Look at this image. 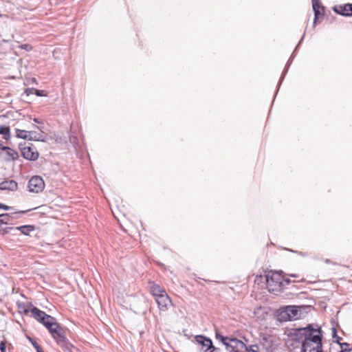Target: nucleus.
<instances>
[{
    "mask_svg": "<svg viewBox=\"0 0 352 352\" xmlns=\"http://www.w3.org/2000/svg\"><path fill=\"white\" fill-rule=\"evenodd\" d=\"M31 313H32L33 317L38 322H40L41 318L43 317H45L47 314L45 312L40 310L39 309H38L36 307L32 308Z\"/></svg>",
    "mask_w": 352,
    "mask_h": 352,
    "instance_id": "17",
    "label": "nucleus"
},
{
    "mask_svg": "<svg viewBox=\"0 0 352 352\" xmlns=\"http://www.w3.org/2000/svg\"><path fill=\"white\" fill-rule=\"evenodd\" d=\"M34 121L35 122H37V123H38V122H38V120L36 118H34Z\"/></svg>",
    "mask_w": 352,
    "mask_h": 352,
    "instance_id": "31",
    "label": "nucleus"
},
{
    "mask_svg": "<svg viewBox=\"0 0 352 352\" xmlns=\"http://www.w3.org/2000/svg\"><path fill=\"white\" fill-rule=\"evenodd\" d=\"M6 346L5 342H0V351H1V352H6Z\"/></svg>",
    "mask_w": 352,
    "mask_h": 352,
    "instance_id": "25",
    "label": "nucleus"
},
{
    "mask_svg": "<svg viewBox=\"0 0 352 352\" xmlns=\"http://www.w3.org/2000/svg\"><path fill=\"white\" fill-rule=\"evenodd\" d=\"M314 23H316V21L319 19L320 15H322V14L319 10H314Z\"/></svg>",
    "mask_w": 352,
    "mask_h": 352,
    "instance_id": "23",
    "label": "nucleus"
},
{
    "mask_svg": "<svg viewBox=\"0 0 352 352\" xmlns=\"http://www.w3.org/2000/svg\"><path fill=\"white\" fill-rule=\"evenodd\" d=\"M196 341L199 346V350L202 352H212L210 351L213 348L212 342L210 339L202 336H196Z\"/></svg>",
    "mask_w": 352,
    "mask_h": 352,
    "instance_id": "8",
    "label": "nucleus"
},
{
    "mask_svg": "<svg viewBox=\"0 0 352 352\" xmlns=\"http://www.w3.org/2000/svg\"><path fill=\"white\" fill-rule=\"evenodd\" d=\"M0 134L2 135L3 138L8 140L10 138V130L9 126H0Z\"/></svg>",
    "mask_w": 352,
    "mask_h": 352,
    "instance_id": "18",
    "label": "nucleus"
},
{
    "mask_svg": "<svg viewBox=\"0 0 352 352\" xmlns=\"http://www.w3.org/2000/svg\"><path fill=\"white\" fill-rule=\"evenodd\" d=\"M16 229L20 230L23 234L28 235L31 231L34 230V227L32 226H22L16 227Z\"/></svg>",
    "mask_w": 352,
    "mask_h": 352,
    "instance_id": "19",
    "label": "nucleus"
},
{
    "mask_svg": "<svg viewBox=\"0 0 352 352\" xmlns=\"http://www.w3.org/2000/svg\"><path fill=\"white\" fill-rule=\"evenodd\" d=\"M320 327L314 328L301 344L300 352H323Z\"/></svg>",
    "mask_w": 352,
    "mask_h": 352,
    "instance_id": "1",
    "label": "nucleus"
},
{
    "mask_svg": "<svg viewBox=\"0 0 352 352\" xmlns=\"http://www.w3.org/2000/svg\"><path fill=\"white\" fill-rule=\"evenodd\" d=\"M302 306L288 305L280 307L277 311V318L280 322L298 320L302 316Z\"/></svg>",
    "mask_w": 352,
    "mask_h": 352,
    "instance_id": "4",
    "label": "nucleus"
},
{
    "mask_svg": "<svg viewBox=\"0 0 352 352\" xmlns=\"http://www.w3.org/2000/svg\"><path fill=\"white\" fill-rule=\"evenodd\" d=\"M28 189L31 192L38 193L43 190L45 183L40 176H34L28 182Z\"/></svg>",
    "mask_w": 352,
    "mask_h": 352,
    "instance_id": "7",
    "label": "nucleus"
},
{
    "mask_svg": "<svg viewBox=\"0 0 352 352\" xmlns=\"http://www.w3.org/2000/svg\"><path fill=\"white\" fill-rule=\"evenodd\" d=\"M286 71L284 72V74H283V76H282V78H284V75L285 74Z\"/></svg>",
    "mask_w": 352,
    "mask_h": 352,
    "instance_id": "35",
    "label": "nucleus"
},
{
    "mask_svg": "<svg viewBox=\"0 0 352 352\" xmlns=\"http://www.w3.org/2000/svg\"><path fill=\"white\" fill-rule=\"evenodd\" d=\"M0 208L4 209L6 210H8L10 209V207L8 206L3 204L0 203Z\"/></svg>",
    "mask_w": 352,
    "mask_h": 352,
    "instance_id": "29",
    "label": "nucleus"
},
{
    "mask_svg": "<svg viewBox=\"0 0 352 352\" xmlns=\"http://www.w3.org/2000/svg\"><path fill=\"white\" fill-rule=\"evenodd\" d=\"M18 184L14 180H5L0 183V190L14 191L17 189Z\"/></svg>",
    "mask_w": 352,
    "mask_h": 352,
    "instance_id": "13",
    "label": "nucleus"
},
{
    "mask_svg": "<svg viewBox=\"0 0 352 352\" xmlns=\"http://www.w3.org/2000/svg\"><path fill=\"white\" fill-rule=\"evenodd\" d=\"M34 346L36 348L37 352H44L41 346H40L37 344H34Z\"/></svg>",
    "mask_w": 352,
    "mask_h": 352,
    "instance_id": "28",
    "label": "nucleus"
},
{
    "mask_svg": "<svg viewBox=\"0 0 352 352\" xmlns=\"http://www.w3.org/2000/svg\"><path fill=\"white\" fill-rule=\"evenodd\" d=\"M22 155L28 160L34 161L38 157V153L34 147L24 146L21 148Z\"/></svg>",
    "mask_w": 352,
    "mask_h": 352,
    "instance_id": "9",
    "label": "nucleus"
},
{
    "mask_svg": "<svg viewBox=\"0 0 352 352\" xmlns=\"http://www.w3.org/2000/svg\"><path fill=\"white\" fill-rule=\"evenodd\" d=\"M312 7L314 10H319L320 8L322 10H324V7L320 5V1L312 2Z\"/></svg>",
    "mask_w": 352,
    "mask_h": 352,
    "instance_id": "22",
    "label": "nucleus"
},
{
    "mask_svg": "<svg viewBox=\"0 0 352 352\" xmlns=\"http://www.w3.org/2000/svg\"><path fill=\"white\" fill-rule=\"evenodd\" d=\"M35 94L38 96H45V94H44V91L43 90H38V89H33Z\"/></svg>",
    "mask_w": 352,
    "mask_h": 352,
    "instance_id": "24",
    "label": "nucleus"
},
{
    "mask_svg": "<svg viewBox=\"0 0 352 352\" xmlns=\"http://www.w3.org/2000/svg\"><path fill=\"white\" fill-rule=\"evenodd\" d=\"M34 88L32 89H26L25 92L27 94V95H29L30 94H32V93H34V90H33Z\"/></svg>",
    "mask_w": 352,
    "mask_h": 352,
    "instance_id": "30",
    "label": "nucleus"
},
{
    "mask_svg": "<svg viewBox=\"0 0 352 352\" xmlns=\"http://www.w3.org/2000/svg\"><path fill=\"white\" fill-rule=\"evenodd\" d=\"M291 276H293V277H298V276H297V275H296V274H291Z\"/></svg>",
    "mask_w": 352,
    "mask_h": 352,
    "instance_id": "32",
    "label": "nucleus"
},
{
    "mask_svg": "<svg viewBox=\"0 0 352 352\" xmlns=\"http://www.w3.org/2000/svg\"><path fill=\"white\" fill-rule=\"evenodd\" d=\"M267 287L270 292L277 293L281 292L285 283L288 284L289 280L284 279L278 272L270 271L265 275Z\"/></svg>",
    "mask_w": 352,
    "mask_h": 352,
    "instance_id": "3",
    "label": "nucleus"
},
{
    "mask_svg": "<svg viewBox=\"0 0 352 352\" xmlns=\"http://www.w3.org/2000/svg\"><path fill=\"white\" fill-rule=\"evenodd\" d=\"M10 219H9L8 214H0V234H4L8 233L11 229L10 226L12 225V223L10 222Z\"/></svg>",
    "mask_w": 352,
    "mask_h": 352,
    "instance_id": "11",
    "label": "nucleus"
},
{
    "mask_svg": "<svg viewBox=\"0 0 352 352\" xmlns=\"http://www.w3.org/2000/svg\"><path fill=\"white\" fill-rule=\"evenodd\" d=\"M25 212V211H19V212L8 213V216H9V219H11L10 222L12 223V221L14 219H18L21 214H23Z\"/></svg>",
    "mask_w": 352,
    "mask_h": 352,
    "instance_id": "20",
    "label": "nucleus"
},
{
    "mask_svg": "<svg viewBox=\"0 0 352 352\" xmlns=\"http://www.w3.org/2000/svg\"><path fill=\"white\" fill-rule=\"evenodd\" d=\"M341 350L342 352H350L351 351V348L350 347V344L348 343H340Z\"/></svg>",
    "mask_w": 352,
    "mask_h": 352,
    "instance_id": "21",
    "label": "nucleus"
},
{
    "mask_svg": "<svg viewBox=\"0 0 352 352\" xmlns=\"http://www.w3.org/2000/svg\"><path fill=\"white\" fill-rule=\"evenodd\" d=\"M50 332L52 336L59 344H65L66 342V338L63 335V331L58 323L56 322V319L46 314L45 317H43L40 321Z\"/></svg>",
    "mask_w": 352,
    "mask_h": 352,
    "instance_id": "2",
    "label": "nucleus"
},
{
    "mask_svg": "<svg viewBox=\"0 0 352 352\" xmlns=\"http://www.w3.org/2000/svg\"><path fill=\"white\" fill-rule=\"evenodd\" d=\"M2 146V141L0 140V147Z\"/></svg>",
    "mask_w": 352,
    "mask_h": 352,
    "instance_id": "34",
    "label": "nucleus"
},
{
    "mask_svg": "<svg viewBox=\"0 0 352 352\" xmlns=\"http://www.w3.org/2000/svg\"><path fill=\"white\" fill-rule=\"evenodd\" d=\"M33 134L34 133H30V131H28L25 130H16V137L24 140H31V138H33Z\"/></svg>",
    "mask_w": 352,
    "mask_h": 352,
    "instance_id": "16",
    "label": "nucleus"
},
{
    "mask_svg": "<svg viewBox=\"0 0 352 352\" xmlns=\"http://www.w3.org/2000/svg\"><path fill=\"white\" fill-rule=\"evenodd\" d=\"M155 299V301L158 305V307L162 311H166L169 306L171 305V300L166 293L162 294V295L157 296Z\"/></svg>",
    "mask_w": 352,
    "mask_h": 352,
    "instance_id": "10",
    "label": "nucleus"
},
{
    "mask_svg": "<svg viewBox=\"0 0 352 352\" xmlns=\"http://www.w3.org/2000/svg\"><path fill=\"white\" fill-rule=\"evenodd\" d=\"M333 10L343 16H352V4H345L344 6H336Z\"/></svg>",
    "mask_w": 352,
    "mask_h": 352,
    "instance_id": "12",
    "label": "nucleus"
},
{
    "mask_svg": "<svg viewBox=\"0 0 352 352\" xmlns=\"http://www.w3.org/2000/svg\"><path fill=\"white\" fill-rule=\"evenodd\" d=\"M216 337L223 342L230 352H239L245 347L243 342L235 338L225 337L218 333L216 334Z\"/></svg>",
    "mask_w": 352,
    "mask_h": 352,
    "instance_id": "5",
    "label": "nucleus"
},
{
    "mask_svg": "<svg viewBox=\"0 0 352 352\" xmlns=\"http://www.w3.org/2000/svg\"><path fill=\"white\" fill-rule=\"evenodd\" d=\"M24 312H25V314H27V313H28V310L25 309V310H24Z\"/></svg>",
    "mask_w": 352,
    "mask_h": 352,
    "instance_id": "33",
    "label": "nucleus"
},
{
    "mask_svg": "<svg viewBox=\"0 0 352 352\" xmlns=\"http://www.w3.org/2000/svg\"><path fill=\"white\" fill-rule=\"evenodd\" d=\"M149 284L150 292L155 297V298L162 295V294L166 293V291L157 284L154 283H150Z\"/></svg>",
    "mask_w": 352,
    "mask_h": 352,
    "instance_id": "15",
    "label": "nucleus"
},
{
    "mask_svg": "<svg viewBox=\"0 0 352 352\" xmlns=\"http://www.w3.org/2000/svg\"><path fill=\"white\" fill-rule=\"evenodd\" d=\"M30 133H34L33 134V138H32L30 140H40V138L38 137V134L36 132L30 131Z\"/></svg>",
    "mask_w": 352,
    "mask_h": 352,
    "instance_id": "27",
    "label": "nucleus"
},
{
    "mask_svg": "<svg viewBox=\"0 0 352 352\" xmlns=\"http://www.w3.org/2000/svg\"><path fill=\"white\" fill-rule=\"evenodd\" d=\"M0 149L5 152L7 160H14L19 157L18 153L14 149L8 146H4L3 144L1 147H0Z\"/></svg>",
    "mask_w": 352,
    "mask_h": 352,
    "instance_id": "14",
    "label": "nucleus"
},
{
    "mask_svg": "<svg viewBox=\"0 0 352 352\" xmlns=\"http://www.w3.org/2000/svg\"><path fill=\"white\" fill-rule=\"evenodd\" d=\"M313 329L314 327L311 324L303 328L294 329L289 332V336L292 340L300 342L302 344Z\"/></svg>",
    "mask_w": 352,
    "mask_h": 352,
    "instance_id": "6",
    "label": "nucleus"
},
{
    "mask_svg": "<svg viewBox=\"0 0 352 352\" xmlns=\"http://www.w3.org/2000/svg\"><path fill=\"white\" fill-rule=\"evenodd\" d=\"M21 47L22 49H24V50H27V51H30V50H32V47H31L30 45H28V44H24V45H22L21 46Z\"/></svg>",
    "mask_w": 352,
    "mask_h": 352,
    "instance_id": "26",
    "label": "nucleus"
}]
</instances>
